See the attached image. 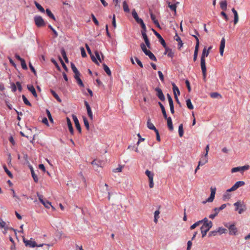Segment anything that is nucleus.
I'll return each instance as SVG.
<instances>
[{
  "mask_svg": "<svg viewBox=\"0 0 250 250\" xmlns=\"http://www.w3.org/2000/svg\"><path fill=\"white\" fill-rule=\"evenodd\" d=\"M22 100H23V101L24 103L26 105H29V106H30L32 105L29 102V101L28 100V99L26 98V97H25V95H22Z\"/></svg>",
  "mask_w": 250,
  "mask_h": 250,
  "instance_id": "nucleus-39",
  "label": "nucleus"
},
{
  "mask_svg": "<svg viewBox=\"0 0 250 250\" xmlns=\"http://www.w3.org/2000/svg\"><path fill=\"white\" fill-rule=\"evenodd\" d=\"M35 4L37 8L41 12H44V8L37 2H35Z\"/></svg>",
  "mask_w": 250,
  "mask_h": 250,
  "instance_id": "nucleus-42",
  "label": "nucleus"
},
{
  "mask_svg": "<svg viewBox=\"0 0 250 250\" xmlns=\"http://www.w3.org/2000/svg\"><path fill=\"white\" fill-rule=\"evenodd\" d=\"M27 88L29 90V91H30L32 93V94L35 97H37L38 95L36 91L35 88L32 85H28Z\"/></svg>",
  "mask_w": 250,
  "mask_h": 250,
  "instance_id": "nucleus-21",
  "label": "nucleus"
},
{
  "mask_svg": "<svg viewBox=\"0 0 250 250\" xmlns=\"http://www.w3.org/2000/svg\"><path fill=\"white\" fill-rule=\"evenodd\" d=\"M32 176L35 182H38V178L37 176L35 174L33 169L32 168L31 170Z\"/></svg>",
  "mask_w": 250,
  "mask_h": 250,
  "instance_id": "nucleus-44",
  "label": "nucleus"
},
{
  "mask_svg": "<svg viewBox=\"0 0 250 250\" xmlns=\"http://www.w3.org/2000/svg\"><path fill=\"white\" fill-rule=\"evenodd\" d=\"M146 55L148 56L150 60L155 62L157 61L156 57L150 51H149L148 53L146 54Z\"/></svg>",
  "mask_w": 250,
  "mask_h": 250,
  "instance_id": "nucleus-28",
  "label": "nucleus"
},
{
  "mask_svg": "<svg viewBox=\"0 0 250 250\" xmlns=\"http://www.w3.org/2000/svg\"><path fill=\"white\" fill-rule=\"evenodd\" d=\"M77 82L78 84L81 87H84V84L82 81V80L80 78H79L78 80H77Z\"/></svg>",
  "mask_w": 250,
  "mask_h": 250,
  "instance_id": "nucleus-64",
  "label": "nucleus"
},
{
  "mask_svg": "<svg viewBox=\"0 0 250 250\" xmlns=\"http://www.w3.org/2000/svg\"><path fill=\"white\" fill-rule=\"evenodd\" d=\"M103 68H104V70L105 71V72L106 73V74L109 76H111V72L109 68L107 66V65H106L105 63H103Z\"/></svg>",
  "mask_w": 250,
  "mask_h": 250,
  "instance_id": "nucleus-29",
  "label": "nucleus"
},
{
  "mask_svg": "<svg viewBox=\"0 0 250 250\" xmlns=\"http://www.w3.org/2000/svg\"><path fill=\"white\" fill-rule=\"evenodd\" d=\"M66 121H67V124L68 125V127L69 131L72 135H73L74 134V129H73L71 120L68 117H67Z\"/></svg>",
  "mask_w": 250,
  "mask_h": 250,
  "instance_id": "nucleus-17",
  "label": "nucleus"
},
{
  "mask_svg": "<svg viewBox=\"0 0 250 250\" xmlns=\"http://www.w3.org/2000/svg\"><path fill=\"white\" fill-rule=\"evenodd\" d=\"M123 8H124V10L125 12H129V9L128 6L127 5V4L125 1H124L123 2Z\"/></svg>",
  "mask_w": 250,
  "mask_h": 250,
  "instance_id": "nucleus-45",
  "label": "nucleus"
},
{
  "mask_svg": "<svg viewBox=\"0 0 250 250\" xmlns=\"http://www.w3.org/2000/svg\"><path fill=\"white\" fill-rule=\"evenodd\" d=\"M80 49H81L82 56L83 57V58L86 57V54L85 53V50H84V48L82 47H81Z\"/></svg>",
  "mask_w": 250,
  "mask_h": 250,
  "instance_id": "nucleus-55",
  "label": "nucleus"
},
{
  "mask_svg": "<svg viewBox=\"0 0 250 250\" xmlns=\"http://www.w3.org/2000/svg\"><path fill=\"white\" fill-rule=\"evenodd\" d=\"M201 223H202V221H197V222L195 223L192 225H191L190 226V228L191 229H193L196 227H197V226H199Z\"/></svg>",
  "mask_w": 250,
  "mask_h": 250,
  "instance_id": "nucleus-43",
  "label": "nucleus"
},
{
  "mask_svg": "<svg viewBox=\"0 0 250 250\" xmlns=\"http://www.w3.org/2000/svg\"><path fill=\"white\" fill-rule=\"evenodd\" d=\"M146 46L144 43H142L140 45L141 48L145 55L149 51L146 49Z\"/></svg>",
  "mask_w": 250,
  "mask_h": 250,
  "instance_id": "nucleus-40",
  "label": "nucleus"
},
{
  "mask_svg": "<svg viewBox=\"0 0 250 250\" xmlns=\"http://www.w3.org/2000/svg\"><path fill=\"white\" fill-rule=\"evenodd\" d=\"M226 41L224 38H222L219 47V52L221 56H223L224 48L225 47Z\"/></svg>",
  "mask_w": 250,
  "mask_h": 250,
  "instance_id": "nucleus-11",
  "label": "nucleus"
},
{
  "mask_svg": "<svg viewBox=\"0 0 250 250\" xmlns=\"http://www.w3.org/2000/svg\"><path fill=\"white\" fill-rule=\"evenodd\" d=\"M166 119L167 120V125L168 129L170 131H172L173 130V125H172V122L171 118L170 117H167V119Z\"/></svg>",
  "mask_w": 250,
  "mask_h": 250,
  "instance_id": "nucleus-23",
  "label": "nucleus"
},
{
  "mask_svg": "<svg viewBox=\"0 0 250 250\" xmlns=\"http://www.w3.org/2000/svg\"><path fill=\"white\" fill-rule=\"evenodd\" d=\"M155 91L157 92V96L162 101H164L165 100V98L162 90L159 87H156L155 88Z\"/></svg>",
  "mask_w": 250,
  "mask_h": 250,
  "instance_id": "nucleus-12",
  "label": "nucleus"
},
{
  "mask_svg": "<svg viewBox=\"0 0 250 250\" xmlns=\"http://www.w3.org/2000/svg\"><path fill=\"white\" fill-rule=\"evenodd\" d=\"M100 194L101 196H104L106 193L108 194V199L110 200V193L109 192L108 189V186L106 184H104V186H101L100 187Z\"/></svg>",
  "mask_w": 250,
  "mask_h": 250,
  "instance_id": "nucleus-4",
  "label": "nucleus"
},
{
  "mask_svg": "<svg viewBox=\"0 0 250 250\" xmlns=\"http://www.w3.org/2000/svg\"><path fill=\"white\" fill-rule=\"evenodd\" d=\"M249 168H250L249 165H245L243 167H233L231 169V172L234 173V172H236L240 171H243L244 170H248Z\"/></svg>",
  "mask_w": 250,
  "mask_h": 250,
  "instance_id": "nucleus-8",
  "label": "nucleus"
},
{
  "mask_svg": "<svg viewBox=\"0 0 250 250\" xmlns=\"http://www.w3.org/2000/svg\"><path fill=\"white\" fill-rule=\"evenodd\" d=\"M220 14L221 16H222L224 17V19L226 21H228L229 20V18H228V16L224 11H222L221 12Z\"/></svg>",
  "mask_w": 250,
  "mask_h": 250,
  "instance_id": "nucleus-59",
  "label": "nucleus"
},
{
  "mask_svg": "<svg viewBox=\"0 0 250 250\" xmlns=\"http://www.w3.org/2000/svg\"><path fill=\"white\" fill-rule=\"evenodd\" d=\"M83 119L84 125L86 129L88 130L89 129L88 121L85 117H83Z\"/></svg>",
  "mask_w": 250,
  "mask_h": 250,
  "instance_id": "nucleus-47",
  "label": "nucleus"
},
{
  "mask_svg": "<svg viewBox=\"0 0 250 250\" xmlns=\"http://www.w3.org/2000/svg\"><path fill=\"white\" fill-rule=\"evenodd\" d=\"M160 211L159 210H156L154 212V221L155 223H157L158 222V219L159 218Z\"/></svg>",
  "mask_w": 250,
  "mask_h": 250,
  "instance_id": "nucleus-36",
  "label": "nucleus"
},
{
  "mask_svg": "<svg viewBox=\"0 0 250 250\" xmlns=\"http://www.w3.org/2000/svg\"><path fill=\"white\" fill-rule=\"evenodd\" d=\"M179 3V2H177L176 3L173 4H170V3H169L168 4V7L172 11L174 12L175 14H176V12L177 5Z\"/></svg>",
  "mask_w": 250,
  "mask_h": 250,
  "instance_id": "nucleus-30",
  "label": "nucleus"
},
{
  "mask_svg": "<svg viewBox=\"0 0 250 250\" xmlns=\"http://www.w3.org/2000/svg\"><path fill=\"white\" fill-rule=\"evenodd\" d=\"M174 39L178 42V45L179 48H181L183 46L182 41H181L180 38L178 36V35L177 34L174 37Z\"/></svg>",
  "mask_w": 250,
  "mask_h": 250,
  "instance_id": "nucleus-31",
  "label": "nucleus"
},
{
  "mask_svg": "<svg viewBox=\"0 0 250 250\" xmlns=\"http://www.w3.org/2000/svg\"><path fill=\"white\" fill-rule=\"evenodd\" d=\"M161 109L162 110V112L163 115L164 116V117L165 118V119H167V114L165 107L161 108Z\"/></svg>",
  "mask_w": 250,
  "mask_h": 250,
  "instance_id": "nucleus-60",
  "label": "nucleus"
},
{
  "mask_svg": "<svg viewBox=\"0 0 250 250\" xmlns=\"http://www.w3.org/2000/svg\"><path fill=\"white\" fill-rule=\"evenodd\" d=\"M245 185L244 181H239L235 183V184L230 188L228 189L227 192H231L236 190L239 187H242Z\"/></svg>",
  "mask_w": 250,
  "mask_h": 250,
  "instance_id": "nucleus-7",
  "label": "nucleus"
},
{
  "mask_svg": "<svg viewBox=\"0 0 250 250\" xmlns=\"http://www.w3.org/2000/svg\"><path fill=\"white\" fill-rule=\"evenodd\" d=\"M46 14L47 15V16L48 17H49L51 19H52L54 21L56 20L55 16H54V15L52 14V13L49 9H46Z\"/></svg>",
  "mask_w": 250,
  "mask_h": 250,
  "instance_id": "nucleus-32",
  "label": "nucleus"
},
{
  "mask_svg": "<svg viewBox=\"0 0 250 250\" xmlns=\"http://www.w3.org/2000/svg\"><path fill=\"white\" fill-rule=\"evenodd\" d=\"M227 229L222 228H219L217 230V232H219L221 234L224 233L226 232Z\"/></svg>",
  "mask_w": 250,
  "mask_h": 250,
  "instance_id": "nucleus-54",
  "label": "nucleus"
},
{
  "mask_svg": "<svg viewBox=\"0 0 250 250\" xmlns=\"http://www.w3.org/2000/svg\"><path fill=\"white\" fill-rule=\"evenodd\" d=\"M195 38L196 39V44L195 48L194 53V56H193V60L194 61H196L197 58L198 56V49L199 47V40L198 38H197L196 36H195Z\"/></svg>",
  "mask_w": 250,
  "mask_h": 250,
  "instance_id": "nucleus-9",
  "label": "nucleus"
},
{
  "mask_svg": "<svg viewBox=\"0 0 250 250\" xmlns=\"http://www.w3.org/2000/svg\"><path fill=\"white\" fill-rule=\"evenodd\" d=\"M201 68L203 73V79L204 81H206L207 76V69L205 59H201Z\"/></svg>",
  "mask_w": 250,
  "mask_h": 250,
  "instance_id": "nucleus-6",
  "label": "nucleus"
},
{
  "mask_svg": "<svg viewBox=\"0 0 250 250\" xmlns=\"http://www.w3.org/2000/svg\"><path fill=\"white\" fill-rule=\"evenodd\" d=\"M220 8L223 10L226 11L227 8V1L226 0H224L220 2Z\"/></svg>",
  "mask_w": 250,
  "mask_h": 250,
  "instance_id": "nucleus-22",
  "label": "nucleus"
},
{
  "mask_svg": "<svg viewBox=\"0 0 250 250\" xmlns=\"http://www.w3.org/2000/svg\"><path fill=\"white\" fill-rule=\"evenodd\" d=\"M84 104H85L86 109H87V115H88V117L91 120H93V118L92 112L91 111L90 105H89L88 103L86 101H84Z\"/></svg>",
  "mask_w": 250,
  "mask_h": 250,
  "instance_id": "nucleus-14",
  "label": "nucleus"
},
{
  "mask_svg": "<svg viewBox=\"0 0 250 250\" xmlns=\"http://www.w3.org/2000/svg\"><path fill=\"white\" fill-rule=\"evenodd\" d=\"M210 95L212 98H217L219 97H221V95L217 92L211 93Z\"/></svg>",
  "mask_w": 250,
  "mask_h": 250,
  "instance_id": "nucleus-49",
  "label": "nucleus"
},
{
  "mask_svg": "<svg viewBox=\"0 0 250 250\" xmlns=\"http://www.w3.org/2000/svg\"><path fill=\"white\" fill-rule=\"evenodd\" d=\"M91 164L93 165L94 168H97L99 166L97 161L96 160H93L91 162Z\"/></svg>",
  "mask_w": 250,
  "mask_h": 250,
  "instance_id": "nucleus-57",
  "label": "nucleus"
},
{
  "mask_svg": "<svg viewBox=\"0 0 250 250\" xmlns=\"http://www.w3.org/2000/svg\"><path fill=\"white\" fill-rule=\"evenodd\" d=\"M215 195H213V194H210V196L209 198H208L207 201L205 202V203H206L207 202H211L213 201V199H214Z\"/></svg>",
  "mask_w": 250,
  "mask_h": 250,
  "instance_id": "nucleus-52",
  "label": "nucleus"
},
{
  "mask_svg": "<svg viewBox=\"0 0 250 250\" xmlns=\"http://www.w3.org/2000/svg\"><path fill=\"white\" fill-rule=\"evenodd\" d=\"M72 117H73V119L74 120V123L75 124L76 128L79 131V133H81V131H82L81 127L80 124L79 123V120H78L77 116L73 115L72 116Z\"/></svg>",
  "mask_w": 250,
  "mask_h": 250,
  "instance_id": "nucleus-13",
  "label": "nucleus"
},
{
  "mask_svg": "<svg viewBox=\"0 0 250 250\" xmlns=\"http://www.w3.org/2000/svg\"><path fill=\"white\" fill-rule=\"evenodd\" d=\"M159 77L161 81L163 82L164 81V77L161 71H159L158 72Z\"/></svg>",
  "mask_w": 250,
  "mask_h": 250,
  "instance_id": "nucleus-58",
  "label": "nucleus"
},
{
  "mask_svg": "<svg viewBox=\"0 0 250 250\" xmlns=\"http://www.w3.org/2000/svg\"><path fill=\"white\" fill-rule=\"evenodd\" d=\"M85 47L86 48V50L87 51L88 53L90 55L91 60L95 62L96 64L99 65V63L97 61L96 58L94 56V55L92 54V52L89 47V46L86 44H85Z\"/></svg>",
  "mask_w": 250,
  "mask_h": 250,
  "instance_id": "nucleus-10",
  "label": "nucleus"
},
{
  "mask_svg": "<svg viewBox=\"0 0 250 250\" xmlns=\"http://www.w3.org/2000/svg\"><path fill=\"white\" fill-rule=\"evenodd\" d=\"M0 227L4 229V233H5L7 231V230L8 229V227H6L5 222L4 221H3L1 219H0Z\"/></svg>",
  "mask_w": 250,
  "mask_h": 250,
  "instance_id": "nucleus-25",
  "label": "nucleus"
},
{
  "mask_svg": "<svg viewBox=\"0 0 250 250\" xmlns=\"http://www.w3.org/2000/svg\"><path fill=\"white\" fill-rule=\"evenodd\" d=\"M61 54H62V57L63 58V59H64L65 62H67L68 61V60L66 56V54L65 51V50L63 48H62L61 49Z\"/></svg>",
  "mask_w": 250,
  "mask_h": 250,
  "instance_id": "nucleus-38",
  "label": "nucleus"
},
{
  "mask_svg": "<svg viewBox=\"0 0 250 250\" xmlns=\"http://www.w3.org/2000/svg\"><path fill=\"white\" fill-rule=\"evenodd\" d=\"M146 125H147V127L150 129H151V130H154V131H157L158 129H156V128L155 127V126L151 122V120L150 119V118H148L147 119V123H146Z\"/></svg>",
  "mask_w": 250,
  "mask_h": 250,
  "instance_id": "nucleus-16",
  "label": "nucleus"
},
{
  "mask_svg": "<svg viewBox=\"0 0 250 250\" xmlns=\"http://www.w3.org/2000/svg\"><path fill=\"white\" fill-rule=\"evenodd\" d=\"M229 233L231 235H235L237 232V229L234 225H231L229 227Z\"/></svg>",
  "mask_w": 250,
  "mask_h": 250,
  "instance_id": "nucleus-15",
  "label": "nucleus"
},
{
  "mask_svg": "<svg viewBox=\"0 0 250 250\" xmlns=\"http://www.w3.org/2000/svg\"><path fill=\"white\" fill-rule=\"evenodd\" d=\"M208 161V156H206L205 155L204 156L202 157L201 160L199 162V166H203L205 164H206Z\"/></svg>",
  "mask_w": 250,
  "mask_h": 250,
  "instance_id": "nucleus-20",
  "label": "nucleus"
},
{
  "mask_svg": "<svg viewBox=\"0 0 250 250\" xmlns=\"http://www.w3.org/2000/svg\"><path fill=\"white\" fill-rule=\"evenodd\" d=\"M212 226V223L210 222L208 224L206 223L205 224H203L202 226L201 227V231L202 234V237H204L208 231L210 229Z\"/></svg>",
  "mask_w": 250,
  "mask_h": 250,
  "instance_id": "nucleus-3",
  "label": "nucleus"
},
{
  "mask_svg": "<svg viewBox=\"0 0 250 250\" xmlns=\"http://www.w3.org/2000/svg\"><path fill=\"white\" fill-rule=\"evenodd\" d=\"M172 85L174 96H175V94L177 95V96L179 95L180 94V92L178 87L175 85L174 83H172Z\"/></svg>",
  "mask_w": 250,
  "mask_h": 250,
  "instance_id": "nucleus-24",
  "label": "nucleus"
},
{
  "mask_svg": "<svg viewBox=\"0 0 250 250\" xmlns=\"http://www.w3.org/2000/svg\"><path fill=\"white\" fill-rule=\"evenodd\" d=\"M91 18H92V21H93L94 23L97 26H98L99 25V21H98V20L96 19V18H95V16L93 14H91Z\"/></svg>",
  "mask_w": 250,
  "mask_h": 250,
  "instance_id": "nucleus-51",
  "label": "nucleus"
},
{
  "mask_svg": "<svg viewBox=\"0 0 250 250\" xmlns=\"http://www.w3.org/2000/svg\"><path fill=\"white\" fill-rule=\"evenodd\" d=\"M145 174L148 177L149 180H152V179L153 180V177H154V174L153 172H152L151 171L147 169L145 171Z\"/></svg>",
  "mask_w": 250,
  "mask_h": 250,
  "instance_id": "nucleus-26",
  "label": "nucleus"
},
{
  "mask_svg": "<svg viewBox=\"0 0 250 250\" xmlns=\"http://www.w3.org/2000/svg\"><path fill=\"white\" fill-rule=\"evenodd\" d=\"M178 132L180 137H182L184 134L183 125L181 124L179 126Z\"/></svg>",
  "mask_w": 250,
  "mask_h": 250,
  "instance_id": "nucleus-41",
  "label": "nucleus"
},
{
  "mask_svg": "<svg viewBox=\"0 0 250 250\" xmlns=\"http://www.w3.org/2000/svg\"><path fill=\"white\" fill-rule=\"evenodd\" d=\"M132 15L135 21L138 23L141 22L143 20L139 18L137 12L135 9H133L132 11Z\"/></svg>",
  "mask_w": 250,
  "mask_h": 250,
  "instance_id": "nucleus-19",
  "label": "nucleus"
},
{
  "mask_svg": "<svg viewBox=\"0 0 250 250\" xmlns=\"http://www.w3.org/2000/svg\"><path fill=\"white\" fill-rule=\"evenodd\" d=\"M29 67H30V69L31 70V71L34 73L35 75H36L37 73H36V70L35 69L33 66L32 65V64L31 63H29Z\"/></svg>",
  "mask_w": 250,
  "mask_h": 250,
  "instance_id": "nucleus-62",
  "label": "nucleus"
},
{
  "mask_svg": "<svg viewBox=\"0 0 250 250\" xmlns=\"http://www.w3.org/2000/svg\"><path fill=\"white\" fill-rule=\"evenodd\" d=\"M71 67L74 73H78V72L79 71L77 69V68H76V67L75 66V64L71 62Z\"/></svg>",
  "mask_w": 250,
  "mask_h": 250,
  "instance_id": "nucleus-53",
  "label": "nucleus"
},
{
  "mask_svg": "<svg viewBox=\"0 0 250 250\" xmlns=\"http://www.w3.org/2000/svg\"><path fill=\"white\" fill-rule=\"evenodd\" d=\"M3 169L4 170V171L6 173V174L8 175V176L10 178H13V175L11 173V172L8 169V168H7V167H6L5 165H4L3 166Z\"/></svg>",
  "mask_w": 250,
  "mask_h": 250,
  "instance_id": "nucleus-37",
  "label": "nucleus"
},
{
  "mask_svg": "<svg viewBox=\"0 0 250 250\" xmlns=\"http://www.w3.org/2000/svg\"><path fill=\"white\" fill-rule=\"evenodd\" d=\"M186 104H187V106L188 108L189 109H193V108H194L193 105H192L191 100L189 99H187L186 100Z\"/></svg>",
  "mask_w": 250,
  "mask_h": 250,
  "instance_id": "nucleus-35",
  "label": "nucleus"
},
{
  "mask_svg": "<svg viewBox=\"0 0 250 250\" xmlns=\"http://www.w3.org/2000/svg\"><path fill=\"white\" fill-rule=\"evenodd\" d=\"M50 92L54 97L58 101L59 103L62 102L61 99L60 98L57 94L53 90H50Z\"/></svg>",
  "mask_w": 250,
  "mask_h": 250,
  "instance_id": "nucleus-33",
  "label": "nucleus"
},
{
  "mask_svg": "<svg viewBox=\"0 0 250 250\" xmlns=\"http://www.w3.org/2000/svg\"><path fill=\"white\" fill-rule=\"evenodd\" d=\"M123 167L120 166L113 170L114 172H120L122 171Z\"/></svg>",
  "mask_w": 250,
  "mask_h": 250,
  "instance_id": "nucleus-63",
  "label": "nucleus"
},
{
  "mask_svg": "<svg viewBox=\"0 0 250 250\" xmlns=\"http://www.w3.org/2000/svg\"><path fill=\"white\" fill-rule=\"evenodd\" d=\"M159 40H160V42L161 44L163 46V47L165 48H166L167 44H166V43L165 40L163 39V38H161V39H159Z\"/></svg>",
  "mask_w": 250,
  "mask_h": 250,
  "instance_id": "nucleus-61",
  "label": "nucleus"
},
{
  "mask_svg": "<svg viewBox=\"0 0 250 250\" xmlns=\"http://www.w3.org/2000/svg\"><path fill=\"white\" fill-rule=\"evenodd\" d=\"M235 210L238 211L239 214L242 213L246 209V206L243 202L238 201L234 204Z\"/></svg>",
  "mask_w": 250,
  "mask_h": 250,
  "instance_id": "nucleus-2",
  "label": "nucleus"
},
{
  "mask_svg": "<svg viewBox=\"0 0 250 250\" xmlns=\"http://www.w3.org/2000/svg\"><path fill=\"white\" fill-rule=\"evenodd\" d=\"M23 241L26 247H28L30 248H34L35 247H41L44 245V244L37 245L36 242L33 240L32 238H31L30 240H26L24 238H23ZM45 245H47L48 247L49 246V245L45 244Z\"/></svg>",
  "mask_w": 250,
  "mask_h": 250,
  "instance_id": "nucleus-1",
  "label": "nucleus"
},
{
  "mask_svg": "<svg viewBox=\"0 0 250 250\" xmlns=\"http://www.w3.org/2000/svg\"><path fill=\"white\" fill-rule=\"evenodd\" d=\"M138 24H140L141 28H142V30L141 31V33H144H144L146 32V25H145V23L142 20L141 22L138 23Z\"/></svg>",
  "mask_w": 250,
  "mask_h": 250,
  "instance_id": "nucleus-34",
  "label": "nucleus"
},
{
  "mask_svg": "<svg viewBox=\"0 0 250 250\" xmlns=\"http://www.w3.org/2000/svg\"><path fill=\"white\" fill-rule=\"evenodd\" d=\"M21 62L22 68L24 70L27 69V66L26 65L25 60L24 59L23 60H21Z\"/></svg>",
  "mask_w": 250,
  "mask_h": 250,
  "instance_id": "nucleus-50",
  "label": "nucleus"
},
{
  "mask_svg": "<svg viewBox=\"0 0 250 250\" xmlns=\"http://www.w3.org/2000/svg\"><path fill=\"white\" fill-rule=\"evenodd\" d=\"M34 21L36 25L38 27H41L45 26V23L41 16H36L34 17Z\"/></svg>",
  "mask_w": 250,
  "mask_h": 250,
  "instance_id": "nucleus-5",
  "label": "nucleus"
},
{
  "mask_svg": "<svg viewBox=\"0 0 250 250\" xmlns=\"http://www.w3.org/2000/svg\"><path fill=\"white\" fill-rule=\"evenodd\" d=\"M192 240H189L187 243V250H190L191 248L192 245V243L191 242Z\"/></svg>",
  "mask_w": 250,
  "mask_h": 250,
  "instance_id": "nucleus-56",
  "label": "nucleus"
},
{
  "mask_svg": "<svg viewBox=\"0 0 250 250\" xmlns=\"http://www.w3.org/2000/svg\"><path fill=\"white\" fill-rule=\"evenodd\" d=\"M46 114H47V117L49 120V121L51 122H53V118L51 116V113L50 112V111H49L48 109H46Z\"/></svg>",
  "mask_w": 250,
  "mask_h": 250,
  "instance_id": "nucleus-48",
  "label": "nucleus"
},
{
  "mask_svg": "<svg viewBox=\"0 0 250 250\" xmlns=\"http://www.w3.org/2000/svg\"><path fill=\"white\" fill-rule=\"evenodd\" d=\"M232 12L234 14V24H236L239 21V16L237 11L233 8L231 9Z\"/></svg>",
  "mask_w": 250,
  "mask_h": 250,
  "instance_id": "nucleus-18",
  "label": "nucleus"
},
{
  "mask_svg": "<svg viewBox=\"0 0 250 250\" xmlns=\"http://www.w3.org/2000/svg\"><path fill=\"white\" fill-rule=\"evenodd\" d=\"M209 54V51L207 50V48L206 47H204L203 50L202 56L201 59H205L206 57H207Z\"/></svg>",
  "mask_w": 250,
  "mask_h": 250,
  "instance_id": "nucleus-27",
  "label": "nucleus"
},
{
  "mask_svg": "<svg viewBox=\"0 0 250 250\" xmlns=\"http://www.w3.org/2000/svg\"><path fill=\"white\" fill-rule=\"evenodd\" d=\"M45 207L46 208H49L50 206H51V203L48 201L43 200V202H41Z\"/></svg>",
  "mask_w": 250,
  "mask_h": 250,
  "instance_id": "nucleus-46",
  "label": "nucleus"
}]
</instances>
